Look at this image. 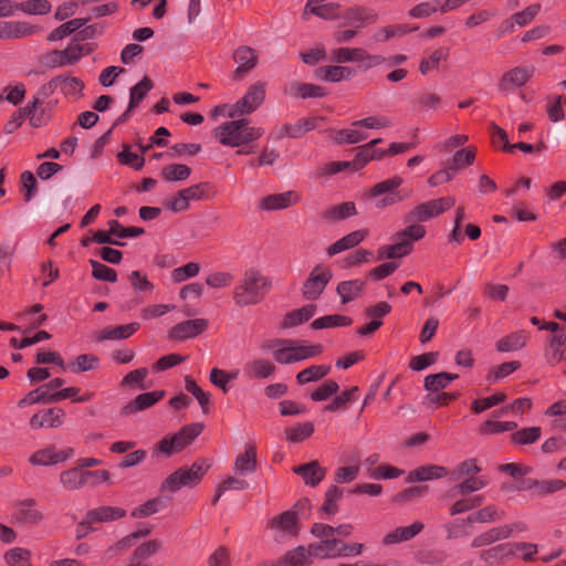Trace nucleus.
Returning <instances> with one entry per match:
<instances>
[{"instance_id":"f257e3e1","label":"nucleus","mask_w":566,"mask_h":566,"mask_svg":"<svg viewBox=\"0 0 566 566\" xmlns=\"http://www.w3.org/2000/svg\"><path fill=\"white\" fill-rule=\"evenodd\" d=\"M271 289V281L256 269H249L237 284L233 300L239 306L260 303Z\"/></svg>"},{"instance_id":"f03ea898","label":"nucleus","mask_w":566,"mask_h":566,"mask_svg":"<svg viewBox=\"0 0 566 566\" xmlns=\"http://www.w3.org/2000/svg\"><path fill=\"white\" fill-rule=\"evenodd\" d=\"M248 118L226 122L213 129V136L223 146L240 147L259 139L263 135L260 127L249 126Z\"/></svg>"},{"instance_id":"7ed1b4c3","label":"nucleus","mask_w":566,"mask_h":566,"mask_svg":"<svg viewBox=\"0 0 566 566\" xmlns=\"http://www.w3.org/2000/svg\"><path fill=\"white\" fill-rule=\"evenodd\" d=\"M211 468V460L207 458L197 459L191 467H181L169 474L160 484V492L175 493L181 488H193L198 485Z\"/></svg>"},{"instance_id":"20e7f679","label":"nucleus","mask_w":566,"mask_h":566,"mask_svg":"<svg viewBox=\"0 0 566 566\" xmlns=\"http://www.w3.org/2000/svg\"><path fill=\"white\" fill-rule=\"evenodd\" d=\"M205 424L201 422L186 424L178 432L167 434L160 439L155 446V451L166 457L180 453L201 434Z\"/></svg>"},{"instance_id":"39448f33","label":"nucleus","mask_w":566,"mask_h":566,"mask_svg":"<svg viewBox=\"0 0 566 566\" xmlns=\"http://www.w3.org/2000/svg\"><path fill=\"white\" fill-rule=\"evenodd\" d=\"M455 203L453 197H442L432 199L416 206L403 216L405 223L424 222L431 218L438 217L446 210L452 208Z\"/></svg>"},{"instance_id":"423d86ee","label":"nucleus","mask_w":566,"mask_h":566,"mask_svg":"<svg viewBox=\"0 0 566 566\" xmlns=\"http://www.w3.org/2000/svg\"><path fill=\"white\" fill-rule=\"evenodd\" d=\"M265 99V83L252 84L245 94L228 112V116L234 118L241 115H249L256 111Z\"/></svg>"},{"instance_id":"0eeeda50","label":"nucleus","mask_w":566,"mask_h":566,"mask_svg":"<svg viewBox=\"0 0 566 566\" xmlns=\"http://www.w3.org/2000/svg\"><path fill=\"white\" fill-rule=\"evenodd\" d=\"M333 277V272L323 265H315L302 285V296L306 301H316L321 297Z\"/></svg>"},{"instance_id":"6e6552de","label":"nucleus","mask_w":566,"mask_h":566,"mask_svg":"<svg viewBox=\"0 0 566 566\" xmlns=\"http://www.w3.org/2000/svg\"><path fill=\"white\" fill-rule=\"evenodd\" d=\"M233 61L238 66L232 72L231 78L240 82L258 65L259 54L249 45H240L233 52Z\"/></svg>"},{"instance_id":"1a4fd4ad","label":"nucleus","mask_w":566,"mask_h":566,"mask_svg":"<svg viewBox=\"0 0 566 566\" xmlns=\"http://www.w3.org/2000/svg\"><path fill=\"white\" fill-rule=\"evenodd\" d=\"M85 45L70 44L64 50H52L45 55V65L50 69L76 64L84 56Z\"/></svg>"},{"instance_id":"9d476101","label":"nucleus","mask_w":566,"mask_h":566,"mask_svg":"<svg viewBox=\"0 0 566 566\" xmlns=\"http://www.w3.org/2000/svg\"><path fill=\"white\" fill-rule=\"evenodd\" d=\"M427 230L419 223H408L405 229H401L392 234L391 240L396 244H402L400 252L402 256L409 255L413 251V243L420 241L426 237Z\"/></svg>"},{"instance_id":"9b49d317","label":"nucleus","mask_w":566,"mask_h":566,"mask_svg":"<svg viewBox=\"0 0 566 566\" xmlns=\"http://www.w3.org/2000/svg\"><path fill=\"white\" fill-rule=\"evenodd\" d=\"M525 528L526 527L523 524L495 526L475 536L470 546L472 548L489 546L497 541L509 538L514 530L524 531Z\"/></svg>"},{"instance_id":"f8f14e48","label":"nucleus","mask_w":566,"mask_h":566,"mask_svg":"<svg viewBox=\"0 0 566 566\" xmlns=\"http://www.w3.org/2000/svg\"><path fill=\"white\" fill-rule=\"evenodd\" d=\"M535 67L533 65L516 66L502 75L499 82V90L501 92H510L522 87L533 77Z\"/></svg>"},{"instance_id":"ddd939ff","label":"nucleus","mask_w":566,"mask_h":566,"mask_svg":"<svg viewBox=\"0 0 566 566\" xmlns=\"http://www.w3.org/2000/svg\"><path fill=\"white\" fill-rule=\"evenodd\" d=\"M208 328V321L205 318L188 319L172 326L168 337L175 340H186L202 334Z\"/></svg>"},{"instance_id":"4468645a","label":"nucleus","mask_w":566,"mask_h":566,"mask_svg":"<svg viewBox=\"0 0 566 566\" xmlns=\"http://www.w3.org/2000/svg\"><path fill=\"white\" fill-rule=\"evenodd\" d=\"M165 390H154L139 394L122 408L120 413L123 416H128L146 410L159 402L165 397Z\"/></svg>"},{"instance_id":"2eb2a0df","label":"nucleus","mask_w":566,"mask_h":566,"mask_svg":"<svg viewBox=\"0 0 566 566\" xmlns=\"http://www.w3.org/2000/svg\"><path fill=\"white\" fill-rule=\"evenodd\" d=\"M268 527L280 531L291 537H297L301 531L298 516L295 512L284 511L268 522Z\"/></svg>"},{"instance_id":"dca6fc26","label":"nucleus","mask_w":566,"mask_h":566,"mask_svg":"<svg viewBox=\"0 0 566 566\" xmlns=\"http://www.w3.org/2000/svg\"><path fill=\"white\" fill-rule=\"evenodd\" d=\"M300 195L295 191H285L281 193L269 195L261 199L259 207L261 210L274 211L289 208L300 201Z\"/></svg>"},{"instance_id":"f3484780","label":"nucleus","mask_w":566,"mask_h":566,"mask_svg":"<svg viewBox=\"0 0 566 566\" xmlns=\"http://www.w3.org/2000/svg\"><path fill=\"white\" fill-rule=\"evenodd\" d=\"M283 92L285 95L302 99L321 98L327 95V90L324 86L298 81L291 82L289 86L284 87Z\"/></svg>"},{"instance_id":"a211bd4d","label":"nucleus","mask_w":566,"mask_h":566,"mask_svg":"<svg viewBox=\"0 0 566 566\" xmlns=\"http://www.w3.org/2000/svg\"><path fill=\"white\" fill-rule=\"evenodd\" d=\"M292 471L300 475L306 485L312 488L317 486L326 475V469L321 467L317 460L296 465Z\"/></svg>"},{"instance_id":"6ab92c4d","label":"nucleus","mask_w":566,"mask_h":566,"mask_svg":"<svg viewBox=\"0 0 566 566\" xmlns=\"http://www.w3.org/2000/svg\"><path fill=\"white\" fill-rule=\"evenodd\" d=\"M381 138H376L369 143L360 146L353 159V169L359 170L364 168L370 160H380L385 157L384 149L375 148V146L381 143Z\"/></svg>"},{"instance_id":"aec40b11","label":"nucleus","mask_w":566,"mask_h":566,"mask_svg":"<svg viewBox=\"0 0 566 566\" xmlns=\"http://www.w3.org/2000/svg\"><path fill=\"white\" fill-rule=\"evenodd\" d=\"M317 305L310 303L300 308L293 310L283 316L280 323L281 329H289L308 322L316 313Z\"/></svg>"},{"instance_id":"412c9836","label":"nucleus","mask_w":566,"mask_h":566,"mask_svg":"<svg viewBox=\"0 0 566 566\" xmlns=\"http://www.w3.org/2000/svg\"><path fill=\"white\" fill-rule=\"evenodd\" d=\"M368 234H369V231L367 229H360V230L353 231V232L344 235L339 240L335 241L333 244H331L327 248L326 252L329 256H333L343 251L353 249V248L359 245V243H361Z\"/></svg>"},{"instance_id":"4be33fe9","label":"nucleus","mask_w":566,"mask_h":566,"mask_svg":"<svg viewBox=\"0 0 566 566\" xmlns=\"http://www.w3.org/2000/svg\"><path fill=\"white\" fill-rule=\"evenodd\" d=\"M358 213L355 202L346 201L339 205L329 207L328 209L321 212L319 217L322 220L335 223L354 217Z\"/></svg>"},{"instance_id":"5701e85b","label":"nucleus","mask_w":566,"mask_h":566,"mask_svg":"<svg viewBox=\"0 0 566 566\" xmlns=\"http://www.w3.org/2000/svg\"><path fill=\"white\" fill-rule=\"evenodd\" d=\"M140 328V324L133 322L126 325L107 326L96 336L97 342L127 339Z\"/></svg>"},{"instance_id":"b1692460","label":"nucleus","mask_w":566,"mask_h":566,"mask_svg":"<svg viewBox=\"0 0 566 566\" xmlns=\"http://www.w3.org/2000/svg\"><path fill=\"white\" fill-rule=\"evenodd\" d=\"M424 525L421 522H413L408 526H399L395 528L392 532L385 535L382 538L384 545H392L401 542L409 541L417 536L422 530Z\"/></svg>"},{"instance_id":"393cba45","label":"nucleus","mask_w":566,"mask_h":566,"mask_svg":"<svg viewBox=\"0 0 566 566\" xmlns=\"http://www.w3.org/2000/svg\"><path fill=\"white\" fill-rule=\"evenodd\" d=\"M448 475V470L446 467L438 464H426L416 468L410 471L406 481L407 482H422L430 481L434 479H441Z\"/></svg>"},{"instance_id":"a878e982","label":"nucleus","mask_w":566,"mask_h":566,"mask_svg":"<svg viewBox=\"0 0 566 566\" xmlns=\"http://www.w3.org/2000/svg\"><path fill=\"white\" fill-rule=\"evenodd\" d=\"M42 105V101L39 97H33L24 107H21L13 112L11 118L4 125V132L7 134H12L17 128H19L25 118L30 119V115L36 111L38 107Z\"/></svg>"},{"instance_id":"bb28decb","label":"nucleus","mask_w":566,"mask_h":566,"mask_svg":"<svg viewBox=\"0 0 566 566\" xmlns=\"http://www.w3.org/2000/svg\"><path fill=\"white\" fill-rule=\"evenodd\" d=\"M276 342L293 346L294 363L317 357L324 350L322 344L302 345L294 339H277Z\"/></svg>"},{"instance_id":"cd10ccee","label":"nucleus","mask_w":566,"mask_h":566,"mask_svg":"<svg viewBox=\"0 0 566 566\" xmlns=\"http://www.w3.org/2000/svg\"><path fill=\"white\" fill-rule=\"evenodd\" d=\"M35 500L28 499L19 503V509L14 512L13 518L20 524H36L43 518V514L33 509Z\"/></svg>"},{"instance_id":"c85d7f7f","label":"nucleus","mask_w":566,"mask_h":566,"mask_svg":"<svg viewBox=\"0 0 566 566\" xmlns=\"http://www.w3.org/2000/svg\"><path fill=\"white\" fill-rule=\"evenodd\" d=\"M366 289V282L363 280H349V281H343L338 283L336 287V292L339 295L342 303L347 304L357 297L360 296V294Z\"/></svg>"},{"instance_id":"c756f323","label":"nucleus","mask_w":566,"mask_h":566,"mask_svg":"<svg viewBox=\"0 0 566 566\" xmlns=\"http://www.w3.org/2000/svg\"><path fill=\"white\" fill-rule=\"evenodd\" d=\"M126 516V511L118 506H99L87 512V521L93 523L112 522Z\"/></svg>"},{"instance_id":"7c9ffc66","label":"nucleus","mask_w":566,"mask_h":566,"mask_svg":"<svg viewBox=\"0 0 566 566\" xmlns=\"http://www.w3.org/2000/svg\"><path fill=\"white\" fill-rule=\"evenodd\" d=\"M275 365L264 358L254 359L244 366L245 375L252 379L269 378L275 373Z\"/></svg>"},{"instance_id":"2f4dec72","label":"nucleus","mask_w":566,"mask_h":566,"mask_svg":"<svg viewBox=\"0 0 566 566\" xmlns=\"http://www.w3.org/2000/svg\"><path fill=\"white\" fill-rule=\"evenodd\" d=\"M313 553L311 548H305L303 545L287 551L281 558L282 566H308L312 564Z\"/></svg>"},{"instance_id":"473e14b6","label":"nucleus","mask_w":566,"mask_h":566,"mask_svg":"<svg viewBox=\"0 0 566 566\" xmlns=\"http://www.w3.org/2000/svg\"><path fill=\"white\" fill-rule=\"evenodd\" d=\"M528 335L525 331H517L502 337L496 343V349L501 353L518 350L526 345Z\"/></svg>"},{"instance_id":"72a5a7b5","label":"nucleus","mask_w":566,"mask_h":566,"mask_svg":"<svg viewBox=\"0 0 566 566\" xmlns=\"http://www.w3.org/2000/svg\"><path fill=\"white\" fill-rule=\"evenodd\" d=\"M60 483L66 491H76L85 486L84 470L77 465L60 473Z\"/></svg>"},{"instance_id":"f704fd0d","label":"nucleus","mask_w":566,"mask_h":566,"mask_svg":"<svg viewBox=\"0 0 566 566\" xmlns=\"http://www.w3.org/2000/svg\"><path fill=\"white\" fill-rule=\"evenodd\" d=\"M256 467L258 460L254 446H249L243 453L237 457L234 462V470L240 474L253 473Z\"/></svg>"},{"instance_id":"c9c22d12","label":"nucleus","mask_w":566,"mask_h":566,"mask_svg":"<svg viewBox=\"0 0 566 566\" xmlns=\"http://www.w3.org/2000/svg\"><path fill=\"white\" fill-rule=\"evenodd\" d=\"M367 51L361 48H338L332 51L331 59L336 63L366 61Z\"/></svg>"},{"instance_id":"e433bc0d","label":"nucleus","mask_w":566,"mask_h":566,"mask_svg":"<svg viewBox=\"0 0 566 566\" xmlns=\"http://www.w3.org/2000/svg\"><path fill=\"white\" fill-rule=\"evenodd\" d=\"M331 371L329 365H312L307 368L302 369L296 374V382L298 385H305L312 381H317L327 376Z\"/></svg>"},{"instance_id":"4c0bfd02","label":"nucleus","mask_w":566,"mask_h":566,"mask_svg":"<svg viewBox=\"0 0 566 566\" xmlns=\"http://www.w3.org/2000/svg\"><path fill=\"white\" fill-rule=\"evenodd\" d=\"M189 200H208L217 196L218 189L210 181L199 182L184 189Z\"/></svg>"},{"instance_id":"58836bf2","label":"nucleus","mask_w":566,"mask_h":566,"mask_svg":"<svg viewBox=\"0 0 566 566\" xmlns=\"http://www.w3.org/2000/svg\"><path fill=\"white\" fill-rule=\"evenodd\" d=\"M541 436V427H527L513 432L510 437V441L513 446H528L539 440Z\"/></svg>"},{"instance_id":"ea45409f","label":"nucleus","mask_w":566,"mask_h":566,"mask_svg":"<svg viewBox=\"0 0 566 566\" xmlns=\"http://www.w3.org/2000/svg\"><path fill=\"white\" fill-rule=\"evenodd\" d=\"M154 87V82L144 76L129 92V109H135Z\"/></svg>"},{"instance_id":"a19ab883","label":"nucleus","mask_w":566,"mask_h":566,"mask_svg":"<svg viewBox=\"0 0 566 566\" xmlns=\"http://www.w3.org/2000/svg\"><path fill=\"white\" fill-rule=\"evenodd\" d=\"M87 21H88V19H80L78 18V19H72V20L65 22L49 33L48 41L55 42V41L62 40L65 36H69L72 33H74L75 31H77L78 29H81Z\"/></svg>"},{"instance_id":"79ce46f5","label":"nucleus","mask_w":566,"mask_h":566,"mask_svg":"<svg viewBox=\"0 0 566 566\" xmlns=\"http://www.w3.org/2000/svg\"><path fill=\"white\" fill-rule=\"evenodd\" d=\"M191 175V168L185 164H170L161 168L160 176L166 181H184Z\"/></svg>"},{"instance_id":"37998d69","label":"nucleus","mask_w":566,"mask_h":566,"mask_svg":"<svg viewBox=\"0 0 566 566\" xmlns=\"http://www.w3.org/2000/svg\"><path fill=\"white\" fill-rule=\"evenodd\" d=\"M353 323V318L349 316L340 315V314H333V315H325L319 318L314 319L311 323V328L313 329H324L329 327H337V326H349Z\"/></svg>"},{"instance_id":"c03bdc74","label":"nucleus","mask_w":566,"mask_h":566,"mask_svg":"<svg viewBox=\"0 0 566 566\" xmlns=\"http://www.w3.org/2000/svg\"><path fill=\"white\" fill-rule=\"evenodd\" d=\"M311 553L322 558L338 557L337 538L322 539L318 543L310 544Z\"/></svg>"},{"instance_id":"a18cd8bd","label":"nucleus","mask_w":566,"mask_h":566,"mask_svg":"<svg viewBox=\"0 0 566 566\" xmlns=\"http://www.w3.org/2000/svg\"><path fill=\"white\" fill-rule=\"evenodd\" d=\"M476 151L473 147H465L457 150L452 156L450 168L454 170L457 175L458 170L464 169L471 166L475 160Z\"/></svg>"},{"instance_id":"49530a36","label":"nucleus","mask_w":566,"mask_h":566,"mask_svg":"<svg viewBox=\"0 0 566 566\" xmlns=\"http://www.w3.org/2000/svg\"><path fill=\"white\" fill-rule=\"evenodd\" d=\"M346 18L353 22H358V27H361L364 24L375 23L378 19V14L368 8L355 6L347 9Z\"/></svg>"},{"instance_id":"de8ad7c7","label":"nucleus","mask_w":566,"mask_h":566,"mask_svg":"<svg viewBox=\"0 0 566 566\" xmlns=\"http://www.w3.org/2000/svg\"><path fill=\"white\" fill-rule=\"evenodd\" d=\"M514 554V545L511 543L500 544L480 554V558L488 564L499 563L504 556Z\"/></svg>"},{"instance_id":"09e8293b","label":"nucleus","mask_w":566,"mask_h":566,"mask_svg":"<svg viewBox=\"0 0 566 566\" xmlns=\"http://www.w3.org/2000/svg\"><path fill=\"white\" fill-rule=\"evenodd\" d=\"M99 366V358L94 354H81L69 364L74 374H81L96 369Z\"/></svg>"},{"instance_id":"8fccbe9b","label":"nucleus","mask_w":566,"mask_h":566,"mask_svg":"<svg viewBox=\"0 0 566 566\" xmlns=\"http://www.w3.org/2000/svg\"><path fill=\"white\" fill-rule=\"evenodd\" d=\"M506 400V395L503 391H497L492 396L478 398L471 402L470 410L475 413H482L485 410L497 406Z\"/></svg>"},{"instance_id":"3c124183","label":"nucleus","mask_w":566,"mask_h":566,"mask_svg":"<svg viewBox=\"0 0 566 566\" xmlns=\"http://www.w3.org/2000/svg\"><path fill=\"white\" fill-rule=\"evenodd\" d=\"M185 388L188 392H190L198 401V403L201 407L202 412L206 415L209 412V405H210V394L202 390L196 380L190 377H185Z\"/></svg>"},{"instance_id":"603ef678","label":"nucleus","mask_w":566,"mask_h":566,"mask_svg":"<svg viewBox=\"0 0 566 566\" xmlns=\"http://www.w3.org/2000/svg\"><path fill=\"white\" fill-rule=\"evenodd\" d=\"M417 30H418V27H409L407 24L388 25V27L379 29L375 33L374 39L377 42H385L391 38L401 36V35H405L407 33H410V32H413Z\"/></svg>"},{"instance_id":"864d4df0","label":"nucleus","mask_w":566,"mask_h":566,"mask_svg":"<svg viewBox=\"0 0 566 566\" xmlns=\"http://www.w3.org/2000/svg\"><path fill=\"white\" fill-rule=\"evenodd\" d=\"M314 430L313 422L307 421L286 428L285 434L290 442L298 443L310 438L314 433Z\"/></svg>"},{"instance_id":"5fc2aeb1","label":"nucleus","mask_w":566,"mask_h":566,"mask_svg":"<svg viewBox=\"0 0 566 566\" xmlns=\"http://www.w3.org/2000/svg\"><path fill=\"white\" fill-rule=\"evenodd\" d=\"M449 57L448 48H439L434 50L428 59H422L419 64V72L426 75L429 71L438 69L440 62L447 61Z\"/></svg>"},{"instance_id":"6e6d98bb","label":"nucleus","mask_w":566,"mask_h":566,"mask_svg":"<svg viewBox=\"0 0 566 566\" xmlns=\"http://www.w3.org/2000/svg\"><path fill=\"white\" fill-rule=\"evenodd\" d=\"M403 182V179L400 176H394L389 179L377 182L369 189V197H378L384 193L395 192L397 188H399Z\"/></svg>"},{"instance_id":"4d7b16f0","label":"nucleus","mask_w":566,"mask_h":566,"mask_svg":"<svg viewBox=\"0 0 566 566\" xmlns=\"http://www.w3.org/2000/svg\"><path fill=\"white\" fill-rule=\"evenodd\" d=\"M109 227V233L120 239L124 238H136L145 233V229L140 227H124L117 220L112 219L107 222Z\"/></svg>"},{"instance_id":"13d9d810","label":"nucleus","mask_w":566,"mask_h":566,"mask_svg":"<svg viewBox=\"0 0 566 566\" xmlns=\"http://www.w3.org/2000/svg\"><path fill=\"white\" fill-rule=\"evenodd\" d=\"M520 367H521V363L518 360L503 363L501 365L493 367L488 373L486 380L490 382H494L499 379H502V378L511 375L515 370L520 369Z\"/></svg>"},{"instance_id":"bf43d9fd","label":"nucleus","mask_w":566,"mask_h":566,"mask_svg":"<svg viewBox=\"0 0 566 566\" xmlns=\"http://www.w3.org/2000/svg\"><path fill=\"white\" fill-rule=\"evenodd\" d=\"M92 266V276L99 281L115 283L117 281V272L98 261L90 260Z\"/></svg>"},{"instance_id":"052dcab7","label":"nucleus","mask_w":566,"mask_h":566,"mask_svg":"<svg viewBox=\"0 0 566 566\" xmlns=\"http://www.w3.org/2000/svg\"><path fill=\"white\" fill-rule=\"evenodd\" d=\"M442 99L436 93H421L417 96V98L412 102V106L417 112H422L424 109H437Z\"/></svg>"},{"instance_id":"680f3d73","label":"nucleus","mask_w":566,"mask_h":566,"mask_svg":"<svg viewBox=\"0 0 566 566\" xmlns=\"http://www.w3.org/2000/svg\"><path fill=\"white\" fill-rule=\"evenodd\" d=\"M359 392V388L357 386L352 387L350 389L344 390L340 395H338L331 403L325 406V410L329 412H335L339 409L346 408V405L356 398V395Z\"/></svg>"},{"instance_id":"e2e57ef3","label":"nucleus","mask_w":566,"mask_h":566,"mask_svg":"<svg viewBox=\"0 0 566 566\" xmlns=\"http://www.w3.org/2000/svg\"><path fill=\"white\" fill-rule=\"evenodd\" d=\"M56 76L60 80V82H57L59 88L66 96L81 94L82 91L84 90V83L78 77H70V76H65V75H56Z\"/></svg>"},{"instance_id":"0e129e2a","label":"nucleus","mask_w":566,"mask_h":566,"mask_svg":"<svg viewBox=\"0 0 566 566\" xmlns=\"http://www.w3.org/2000/svg\"><path fill=\"white\" fill-rule=\"evenodd\" d=\"M440 7V0L420 2L408 11V15L415 19L428 18L434 14Z\"/></svg>"},{"instance_id":"69168bd1","label":"nucleus","mask_w":566,"mask_h":566,"mask_svg":"<svg viewBox=\"0 0 566 566\" xmlns=\"http://www.w3.org/2000/svg\"><path fill=\"white\" fill-rule=\"evenodd\" d=\"M18 7L28 14H46L52 9L49 0H27L18 3Z\"/></svg>"},{"instance_id":"338daca9","label":"nucleus","mask_w":566,"mask_h":566,"mask_svg":"<svg viewBox=\"0 0 566 566\" xmlns=\"http://www.w3.org/2000/svg\"><path fill=\"white\" fill-rule=\"evenodd\" d=\"M20 179H21V187H22V192H23V200H24V202L28 203L36 195L38 181L34 177V175L29 170L23 171L21 174Z\"/></svg>"},{"instance_id":"774afa93","label":"nucleus","mask_w":566,"mask_h":566,"mask_svg":"<svg viewBox=\"0 0 566 566\" xmlns=\"http://www.w3.org/2000/svg\"><path fill=\"white\" fill-rule=\"evenodd\" d=\"M148 375V369L143 367L134 369L124 376L122 379V386L124 387H137L138 389H146L144 380Z\"/></svg>"}]
</instances>
